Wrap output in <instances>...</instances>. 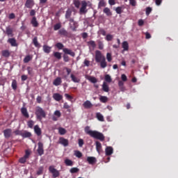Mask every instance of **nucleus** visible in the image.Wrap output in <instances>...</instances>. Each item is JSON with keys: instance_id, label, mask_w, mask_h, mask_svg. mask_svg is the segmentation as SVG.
<instances>
[{"instance_id": "18", "label": "nucleus", "mask_w": 178, "mask_h": 178, "mask_svg": "<svg viewBox=\"0 0 178 178\" xmlns=\"http://www.w3.org/2000/svg\"><path fill=\"white\" fill-rule=\"evenodd\" d=\"M83 106L85 109H91V108H92V104L90 100H87L83 104Z\"/></svg>"}, {"instance_id": "13", "label": "nucleus", "mask_w": 178, "mask_h": 178, "mask_svg": "<svg viewBox=\"0 0 178 178\" xmlns=\"http://www.w3.org/2000/svg\"><path fill=\"white\" fill-rule=\"evenodd\" d=\"M34 132L35 134L40 137V136H41V134H42V131H41V128H40V126L38 125H35L34 128H33Z\"/></svg>"}, {"instance_id": "34", "label": "nucleus", "mask_w": 178, "mask_h": 178, "mask_svg": "<svg viewBox=\"0 0 178 178\" xmlns=\"http://www.w3.org/2000/svg\"><path fill=\"white\" fill-rule=\"evenodd\" d=\"M65 164L66 166H73V161L69 159L65 160Z\"/></svg>"}, {"instance_id": "19", "label": "nucleus", "mask_w": 178, "mask_h": 178, "mask_svg": "<svg viewBox=\"0 0 178 178\" xmlns=\"http://www.w3.org/2000/svg\"><path fill=\"white\" fill-rule=\"evenodd\" d=\"M6 33L8 37H13V29L10 26H7L6 28Z\"/></svg>"}, {"instance_id": "32", "label": "nucleus", "mask_w": 178, "mask_h": 178, "mask_svg": "<svg viewBox=\"0 0 178 178\" xmlns=\"http://www.w3.org/2000/svg\"><path fill=\"white\" fill-rule=\"evenodd\" d=\"M58 34L66 37L67 35V31H66L65 29H61L58 31Z\"/></svg>"}, {"instance_id": "9", "label": "nucleus", "mask_w": 178, "mask_h": 178, "mask_svg": "<svg viewBox=\"0 0 178 178\" xmlns=\"http://www.w3.org/2000/svg\"><path fill=\"white\" fill-rule=\"evenodd\" d=\"M62 116V113H60V111L59 110H56L54 111V115L52 117V120L54 122L58 121V119Z\"/></svg>"}, {"instance_id": "28", "label": "nucleus", "mask_w": 178, "mask_h": 178, "mask_svg": "<svg viewBox=\"0 0 178 178\" xmlns=\"http://www.w3.org/2000/svg\"><path fill=\"white\" fill-rule=\"evenodd\" d=\"M70 77L72 79V81L74 83H80V79L77 78L74 74H72Z\"/></svg>"}, {"instance_id": "33", "label": "nucleus", "mask_w": 178, "mask_h": 178, "mask_svg": "<svg viewBox=\"0 0 178 178\" xmlns=\"http://www.w3.org/2000/svg\"><path fill=\"white\" fill-rule=\"evenodd\" d=\"M95 144H96V149L97 152H99V151H101V149H102V145L99 143V141H96Z\"/></svg>"}, {"instance_id": "2", "label": "nucleus", "mask_w": 178, "mask_h": 178, "mask_svg": "<svg viewBox=\"0 0 178 178\" xmlns=\"http://www.w3.org/2000/svg\"><path fill=\"white\" fill-rule=\"evenodd\" d=\"M95 59L97 63H100L102 69H105L108 66L105 56L102 55V53L99 50L95 51Z\"/></svg>"}, {"instance_id": "4", "label": "nucleus", "mask_w": 178, "mask_h": 178, "mask_svg": "<svg viewBox=\"0 0 178 178\" xmlns=\"http://www.w3.org/2000/svg\"><path fill=\"white\" fill-rule=\"evenodd\" d=\"M35 115L36 116V119L40 122H41L42 119L47 118V113L40 106L36 107Z\"/></svg>"}, {"instance_id": "53", "label": "nucleus", "mask_w": 178, "mask_h": 178, "mask_svg": "<svg viewBox=\"0 0 178 178\" xmlns=\"http://www.w3.org/2000/svg\"><path fill=\"white\" fill-rule=\"evenodd\" d=\"M26 161H27V159L24 156H23L19 159V163H26Z\"/></svg>"}, {"instance_id": "37", "label": "nucleus", "mask_w": 178, "mask_h": 178, "mask_svg": "<svg viewBox=\"0 0 178 178\" xmlns=\"http://www.w3.org/2000/svg\"><path fill=\"white\" fill-rule=\"evenodd\" d=\"M115 12L118 13V15H122L123 13V7L122 6H118L115 8Z\"/></svg>"}, {"instance_id": "11", "label": "nucleus", "mask_w": 178, "mask_h": 178, "mask_svg": "<svg viewBox=\"0 0 178 178\" xmlns=\"http://www.w3.org/2000/svg\"><path fill=\"white\" fill-rule=\"evenodd\" d=\"M34 5V0H26L25 3V8H27L28 9H32Z\"/></svg>"}, {"instance_id": "46", "label": "nucleus", "mask_w": 178, "mask_h": 178, "mask_svg": "<svg viewBox=\"0 0 178 178\" xmlns=\"http://www.w3.org/2000/svg\"><path fill=\"white\" fill-rule=\"evenodd\" d=\"M44 172V167L41 166L38 168V170L37 171L38 176H40L42 175V172Z\"/></svg>"}, {"instance_id": "25", "label": "nucleus", "mask_w": 178, "mask_h": 178, "mask_svg": "<svg viewBox=\"0 0 178 178\" xmlns=\"http://www.w3.org/2000/svg\"><path fill=\"white\" fill-rule=\"evenodd\" d=\"M51 48L52 47H51L47 44L43 45V51L45 54H49L51 52Z\"/></svg>"}, {"instance_id": "41", "label": "nucleus", "mask_w": 178, "mask_h": 178, "mask_svg": "<svg viewBox=\"0 0 178 178\" xmlns=\"http://www.w3.org/2000/svg\"><path fill=\"white\" fill-rule=\"evenodd\" d=\"M58 133L60 134V136H65V134L66 133V130L65 128L60 127L58 128Z\"/></svg>"}, {"instance_id": "8", "label": "nucleus", "mask_w": 178, "mask_h": 178, "mask_svg": "<svg viewBox=\"0 0 178 178\" xmlns=\"http://www.w3.org/2000/svg\"><path fill=\"white\" fill-rule=\"evenodd\" d=\"M38 145V154L41 156V155H44V144H42L41 142H39Z\"/></svg>"}, {"instance_id": "55", "label": "nucleus", "mask_w": 178, "mask_h": 178, "mask_svg": "<svg viewBox=\"0 0 178 178\" xmlns=\"http://www.w3.org/2000/svg\"><path fill=\"white\" fill-rule=\"evenodd\" d=\"M152 12V8L151 7H147L146 8V15L149 16V14Z\"/></svg>"}, {"instance_id": "57", "label": "nucleus", "mask_w": 178, "mask_h": 178, "mask_svg": "<svg viewBox=\"0 0 178 178\" xmlns=\"http://www.w3.org/2000/svg\"><path fill=\"white\" fill-rule=\"evenodd\" d=\"M129 1L131 6H136L137 5V1L136 0H129Z\"/></svg>"}, {"instance_id": "64", "label": "nucleus", "mask_w": 178, "mask_h": 178, "mask_svg": "<svg viewBox=\"0 0 178 178\" xmlns=\"http://www.w3.org/2000/svg\"><path fill=\"white\" fill-rule=\"evenodd\" d=\"M36 101L38 104H41V101H42V97H41V96H38L36 98Z\"/></svg>"}, {"instance_id": "52", "label": "nucleus", "mask_w": 178, "mask_h": 178, "mask_svg": "<svg viewBox=\"0 0 178 178\" xmlns=\"http://www.w3.org/2000/svg\"><path fill=\"white\" fill-rule=\"evenodd\" d=\"M106 41H112V40H113V35H112L111 34L106 35Z\"/></svg>"}, {"instance_id": "42", "label": "nucleus", "mask_w": 178, "mask_h": 178, "mask_svg": "<svg viewBox=\"0 0 178 178\" xmlns=\"http://www.w3.org/2000/svg\"><path fill=\"white\" fill-rule=\"evenodd\" d=\"M27 126L29 129H33V126H34V121H33L32 120H29L27 122Z\"/></svg>"}, {"instance_id": "14", "label": "nucleus", "mask_w": 178, "mask_h": 178, "mask_svg": "<svg viewBox=\"0 0 178 178\" xmlns=\"http://www.w3.org/2000/svg\"><path fill=\"white\" fill-rule=\"evenodd\" d=\"M106 155L109 156L113 154V147L108 146L106 147L105 149Z\"/></svg>"}, {"instance_id": "36", "label": "nucleus", "mask_w": 178, "mask_h": 178, "mask_svg": "<svg viewBox=\"0 0 178 178\" xmlns=\"http://www.w3.org/2000/svg\"><path fill=\"white\" fill-rule=\"evenodd\" d=\"M73 3H74L75 8H76V9H79V8H80V5H81L80 0H74Z\"/></svg>"}, {"instance_id": "31", "label": "nucleus", "mask_w": 178, "mask_h": 178, "mask_svg": "<svg viewBox=\"0 0 178 178\" xmlns=\"http://www.w3.org/2000/svg\"><path fill=\"white\" fill-rule=\"evenodd\" d=\"M123 51H129V43L127 41L122 42Z\"/></svg>"}, {"instance_id": "10", "label": "nucleus", "mask_w": 178, "mask_h": 178, "mask_svg": "<svg viewBox=\"0 0 178 178\" xmlns=\"http://www.w3.org/2000/svg\"><path fill=\"white\" fill-rule=\"evenodd\" d=\"M58 143L61 144V145H63V147H67V145H69V140L63 137L59 138Z\"/></svg>"}, {"instance_id": "59", "label": "nucleus", "mask_w": 178, "mask_h": 178, "mask_svg": "<svg viewBox=\"0 0 178 178\" xmlns=\"http://www.w3.org/2000/svg\"><path fill=\"white\" fill-rule=\"evenodd\" d=\"M89 45H91L93 48H95L96 45L95 42L94 40H90L88 42Z\"/></svg>"}, {"instance_id": "45", "label": "nucleus", "mask_w": 178, "mask_h": 178, "mask_svg": "<svg viewBox=\"0 0 178 178\" xmlns=\"http://www.w3.org/2000/svg\"><path fill=\"white\" fill-rule=\"evenodd\" d=\"M96 116L98 120H99L100 122H104V115H102V114H101L100 113H97Z\"/></svg>"}, {"instance_id": "47", "label": "nucleus", "mask_w": 178, "mask_h": 178, "mask_svg": "<svg viewBox=\"0 0 178 178\" xmlns=\"http://www.w3.org/2000/svg\"><path fill=\"white\" fill-rule=\"evenodd\" d=\"M60 27H62V25L60 24V23L56 24L54 26V31H58V30H59Z\"/></svg>"}, {"instance_id": "21", "label": "nucleus", "mask_w": 178, "mask_h": 178, "mask_svg": "<svg viewBox=\"0 0 178 178\" xmlns=\"http://www.w3.org/2000/svg\"><path fill=\"white\" fill-rule=\"evenodd\" d=\"M87 161L90 165H94L97 162V159L93 156H88Z\"/></svg>"}, {"instance_id": "1", "label": "nucleus", "mask_w": 178, "mask_h": 178, "mask_svg": "<svg viewBox=\"0 0 178 178\" xmlns=\"http://www.w3.org/2000/svg\"><path fill=\"white\" fill-rule=\"evenodd\" d=\"M84 130L86 134L90 136L92 138L99 140V141H105V136H104V134L97 131L90 130L89 126L86 127Z\"/></svg>"}, {"instance_id": "54", "label": "nucleus", "mask_w": 178, "mask_h": 178, "mask_svg": "<svg viewBox=\"0 0 178 178\" xmlns=\"http://www.w3.org/2000/svg\"><path fill=\"white\" fill-rule=\"evenodd\" d=\"M89 81H90V83H95L98 81L97 80V78H95L94 76H90V79H89Z\"/></svg>"}, {"instance_id": "12", "label": "nucleus", "mask_w": 178, "mask_h": 178, "mask_svg": "<svg viewBox=\"0 0 178 178\" xmlns=\"http://www.w3.org/2000/svg\"><path fill=\"white\" fill-rule=\"evenodd\" d=\"M3 135L5 138H10V136H12V129H6L3 131Z\"/></svg>"}, {"instance_id": "26", "label": "nucleus", "mask_w": 178, "mask_h": 178, "mask_svg": "<svg viewBox=\"0 0 178 178\" xmlns=\"http://www.w3.org/2000/svg\"><path fill=\"white\" fill-rule=\"evenodd\" d=\"M102 90L104 91V92H109V86L106 82L103 83Z\"/></svg>"}, {"instance_id": "27", "label": "nucleus", "mask_w": 178, "mask_h": 178, "mask_svg": "<svg viewBox=\"0 0 178 178\" xmlns=\"http://www.w3.org/2000/svg\"><path fill=\"white\" fill-rule=\"evenodd\" d=\"M103 12L106 15V16H112V12H111V9L108 7L104 8Z\"/></svg>"}, {"instance_id": "3", "label": "nucleus", "mask_w": 178, "mask_h": 178, "mask_svg": "<svg viewBox=\"0 0 178 178\" xmlns=\"http://www.w3.org/2000/svg\"><path fill=\"white\" fill-rule=\"evenodd\" d=\"M72 13H73V10L72 9L68 8L65 12V17L67 20L70 22V29L72 31H76L77 29V22H74V19L72 18Z\"/></svg>"}, {"instance_id": "43", "label": "nucleus", "mask_w": 178, "mask_h": 178, "mask_svg": "<svg viewBox=\"0 0 178 178\" xmlns=\"http://www.w3.org/2000/svg\"><path fill=\"white\" fill-rule=\"evenodd\" d=\"M104 80L107 83H112V78L110 76L109 74L105 75Z\"/></svg>"}, {"instance_id": "20", "label": "nucleus", "mask_w": 178, "mask_h": 178, "mask_svg": "<svg viewBox=\"0 0 178 178\" xmlns=\"http://www.w3.org/2000/svg\"><path fill=\"white\" fill-rule=\"evenodd\" d=\"M54 86H56V87H58V86H60L62 84V78L57 77L54 81H53Z\"/></svg>"}, {"instance_id": "58", "label": "nucleus", "mask_w": 178, "mask_h": 178, "mask_svg": "<svg viewBox=\"0 0 178 178\" xmlns=\"http://www.w3.org/2000/svg\"><path fill=\"white\" fill-rule=\"evenodd\" d=\"M79 147H83V145H84V140L81 138L79 139Z\"/></svg>"}, {"instance_id": "63", "label": "nucleus", "mask_w": 178, "mask_h": 178, "mask_svg": "<svg viewBox=\"0 0 178 178\" xmlns=\"http://www.w3.org/2000/svg\"><path fill=\"white\" fill-rule=\"evenodd\" d=\"M15 17H16V15L13 13H10L8 16V19H10V20L15 19Z\"/></svg>"}, {"instance_id": "15", "label": "nucleus", "mask_w": 178, "mask_h": 178, "mask_svg": "<svg viewBox=\"0 0 178 178\" xmlns=\"http://www.w3.org/2000/svg\"><path fill=\"white\" fill-rule=\"evenodd\" d=\"M21 113L26 119H29V118H30V115H29V112L27 111V108H26V107H22L21 108Z\"/></svg>"}, {"instance_id": "48", "label": "nucleus", "mask_w": 178, "mask_h": 178, "mask_svg": "<svg viewBox=\"0 0 178 178\" xmlns=\"http://www.w3.org/2000/svg\"><path fill=\"white\" fill-rule=\"evenodd\" d=\"M56 48H58V49H63V47L65 46L61 42H58L56 44Z\"/></svg>"}, {"instance_id": "39", "label": "nucleus", "mask_w": 178, "mask_h": 178, "mask_svg": "<svg viewBox=\"0 0 178 178\" xmlns=\"http://www.w3.org/2000/svg\"><path fill=\"white\" fill-rule=\"evenodd\" d=\"M13 90H17V81L16 80H13L12 84H11Z\"/></svg>"}, {"instance_id": "7", "label": "nucleus", "mask_w": 178, "mask_h": 178, "mask_svg": "<svg viewBox=\"0 0 178 178\" xmlns=\"http://www.w3.org/2000/svg\"><path fill=\"white\" fill-rule=\"evenodd\" d=\"M81 7L79 10V13H81V15L87 13V1L83 0L81 1Z\"/></svg>"}, {"instance_id": "49", "label": "nucleus", "mask_w": 178, "mask_h": 178, "mask_svg": "<svg viewBox=\"0 0 178 178\" xmlns=\"http://www.w3.org/2000/svg\"><path fill=\"white\" fill-rule=\"evenodd\" d=\"M74 155L76 158H81L83 156V154L79 150L75 151Z\"/></svg>"}, {"instance_id": "38", "label": "nucleus", "mask_w": 178, "mask_h": 178, "mask_svg": "<svg viewBox=\"0 0 178 178\" xmlns=\"http://www.w3.org/2000/svg\"><path fill=\"white\" fill-rule=\"evenodd\" d=\"M31 59H33V57L30 55L26 56L24 58V63H29V62H30V60H31Z\"/></svg>"}, {"instance_id": "29", "label": "nucleus", "mask_w": 178, "mask_h": 178, "mask_svg": "<svg viewBox=\"0 0 178 178\" xmlns=\"http://www.w3.org/2000/svg\"><path fill=\"white\" fill-rule=\"evenodd\" d=\"M1 54L4 58H9V56H10V52H9L8 50L2 51Z\"/></svg>"}, {"instance_id": "44", "label": "nucleus", "mask_w": 178, "mask_h": 178, "mask_svg": "<svg viewBox=\"0 0 178 178\" xmlns=\"http://www.w3.org/2000/svg\"><path fill=\"white\" fill-rule=\"evenodd\" d=\"M104 6H106V3H105L104 0H101L99 2L98 8H104Z\"/></svg>"}, {"instance_id": "30", "label": "nucleus", "mask_w": 178, "mask_h": 178, "mask_svg": "<svg viewBox=\"0 0 178 178\" xmlns=\"http://www.w3.org/2000/svg\"><path fill=\"white\" fill-rule=\"evenodd\" d=\"M33 45H35V47H36V48L40 47V43H38V38H37V36L33 38Z\"/></svg>"}, {"instance_id": "56", "label": "nucleus", "mask_w": 178, "mask_h": 178, "mask_svg": "<svg viewBox=\"0 0 178 178\" xmlns=\"http://www.w3.org/2000/svg\"><path fill=\"white\" fill-rule=\"evenodd\" d=\"M65 98H67V99H68V101H70L72 102V99H73V97H72V95H70L67 93H65Z\"/></svg>"}, {"instance_id": "60", "label": "nucleus", "mask_w": 178, "mask_h": 178, "mask_svg": "<svg viewBox=\"0 0 178 178\" xmlns=\"http://www.w3.org/2000/svg\"><path fill=\"white\" fill-rule=\"evenodd\" d=\"M121 79L122 81H127V76L124 74L121 75Z\"/></svg>"}, {"instance_id": "6", "label": "nucleus", "mask_w": 178, "mask_h": 178, "mask_svg": "<svg viewBox=\"0 0 178 178\" xmlns=\"http://www.w3.org/2000/svg\"><path fill=\"white\" fill-rule=\"evenodd\" d=\"M49 171L52 174L54 178L59 177V175H60L59 170H56L54 165L49 166Z\"/></svg>"}, {"instance_id": "22", "label": "nucleus", "mask_w": 178, "mask_h": 178, "mask_svg": "<svg viewBox=\"0 0 178 178\" xmlns=\"http://www.w3.org/2000/svg\"><path fill=\"white\" fill-rule=\"evenodd\" d=\"M21 136L23 138H30V137H31V132L25 131L22 132V134H21Z\"/></svg>"}, {"instance_id": "24", "label": "nucleus", "mask_w": 178, "mask_h": 178, "mask_svg": "<svg viewBox=\"0 0 178 178\" xmlns=\"http://www.w3.org/2000/svg\"><path fill=\"white\" fill-rule=\"evenodd\" d=\"M31 23L33 27H38V22H37V17H33Z\"/></svg>"}, {"instance_id": "16", "label": "nucleus", "mask_w": 178, "mask_h": 178, "mask_svg": "<svg viewBox=\"0 0 178 178\" xmlns=\"http://www.w3.org/2000/svg\"><path fill=\"white\" fill-rule=\"evenodd\" d=\"M8 44H10L11 47H17V42H16V39L15 38H9L7 40Z\"/></svg>"}, {"instance_id": "23", "label": "nucleus", "mask_w": 178, "mask_h": 178, "mask_svg": "<svg viewBox=\"0 0 178 178\" xmlns=\"http://www.w3.org/2000/svg\"><path fill=\"white\" fill-rule=\"evenodd\" d=\"M53 55L56 59H58V60H60L62 59V53L58 52V51H54L53 53Z\"/></svg>"}, {"instance_id": "35", "label": "nucleus", "mask_w": 178, "mask_h": 178, "mask_svg": "<svg viewBox=\"0 0 178 178\" xmlns=\"http://www.w3.org/2000/svg\"><path fill=\"white\" fill-rule=\"evenodd\" d=\"M99 101L102 102L103 104H106V102H108V97L106 96H100Z\"/></svg>"}, {"instance_id": "51", "label": "nucleus", "mask_w": 178, "mask_h": 178, "mask_svg": "<svg viewBox=\"0 0 178 178\" xmlns=\"http://www.w3.org/2000/svg\"><path fill=\"white\" fill-rule=\"evenodd\" d=\"M106 59L108 62H112V54L111 53L106 54Z\"/></svg>"}, {"instance_id": "61", "label": "nucleus", "mask_w": 178, "mask_h": 178, "mask_svg": "<svg viewBox=\"0 0 178 178\" xmlns=\"http://www.w3.org/2000/svg\"><path fill=\"white\" fill-rule=\"evenodd\" d=\"M28 74L31 76L33 74V69L31 67H27Z\"/></svg>"}, {"instance_id": "40", "label": "nucleus", "mask_w": 178, "mask_h": 178, "mask_svg": "<svg viewBox=\"0 0 178 178\" xmlns=\"http://www.w3.org/2000/svg\"><path fill=\"white\" fill-rule=\"evenodd\" d=\"M70 173H79L80 172V169H79L77 167L72 168L70 170Z\"/></svg>"}, {"instance_id": "5", "label": "nucleus", "mask_w": 178, "mask_h": 178, "mask_svg": "<svg viewBox=\"0 0 178 178\" xmlns=\"http://www.w3.org/2000/svg\"><path fill=\"white\" fill-rule=\"evenodd\" d=\"M63 52L64 53L63 58L64 62H69V56H72V58H74L76 56V53L74 51H72V49H67V48H63Z\"/></svg>"}, {"instance_id": "17", "label": "nucleus", "mask_w": 178, "mask_h": 178, "mask_svg": "<svg viewBox=\"0 0 178 178\" xmlns=\"http://www.w3.org/2000/svg\"><path fill=\"white\" fill-rule=\"evenodd\" d=\"M53 98L55 99V101L59 102L63 99V96L59 93H54L53 95Z\"/></svg>"}, {"instance_id": "62", "label": "nucleus", "mask_w": 178, "mask_h": 178, "mask_svg": "<svg viewBox=\"0 0 178 178\" xmlns=\"http://www.w3.org/2000/svg\"><path fill=\"white\" fill-rule=\"evenodd\" d=\"M14 134H15V136H22V131H19V129H17L14 131Z\"/></svg>"}, {"instance_id": "50", "label": "nucleus", "mask_w": 178, "mask_h": 178, "mask_svg": "<svg viewBox=\"0 0 178 178\" xmlns=\"http://www.w3.org/2000/svg\"><path fill=\"white\" fill-rule=\"evenodd\" d=\"M31 154V152H30V150H26L24 157H25L26 159H29V158H30Z\"/></svg>"}]
</instances>
